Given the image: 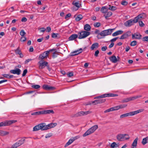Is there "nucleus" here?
Masks as SVG:
<instances>
[{"label":"nucleus","mask_w":148,"mask_h":148,"mask_svg":"<svg viewBox=\"0 0 148 148\" xmlns=\"http://www.w3.org/2000/svg\"><path fill=\"white\" fill-rule=\"evenodd\" d=\"M51 128L49 124L46 125L45 123H42L40 124L36 125L33 128V131H36L40 130H47Z\"/></svg>","instance_id":"1"},{"label":"nucleus","mask_w":148,"mask_h":148,"mask_svg":"<svg viewBox=\"0 0 148 148\" xmlns=\"http://www.w3.org/2000/svg\"><path fill=\"white\" fill-rule=\"evenodd\" d=\"M144 111V109H141L134 111L130 112L121 115L120 116V118H123L128 116H132L140 112H143Z\"/></svg>","instance_id":"2"},{"label":"nucleus","mask_w":148,"mask_h":148,"mask_svg":"<svg viewBox=\"0 0 148 148\" xmlns=\"http://www.w3.org/2000/svg\"><path fill=\"white\" fill-rule=\"evenodd\" d=\"M98 126L97 125H95L88 130L83 135V137H85L93 133L97 128Z\"/></svg>","instance_id":"3"},{"label":"nucleus","mask_w":148,"mask_h":148,"mask_svg":"<svg viewBox=\"0 0 148 148\" xmlns=\"http://www.w3.org/2000/svg\"><path fill=\"white\" fill-rule=\"evenodd\" d=\"M90 32L86 31H82L78 33L79 36L78 38L79 39L85 38L90 35Z\"/></svg>","instance_id":"4"},{"label":"nucleus","mask_w":148,"mask_h":148,"mask_svg":"<svg viewBox=\"0 0 148 148\" xmlns=\"http://www.w3.org/2000/svg\"><path fill=\"white\" fill-rule=\"evenodd\" d=\"M92 112L91 111H88L86 112L83 111H80L73 115H71V117H77L82 116L86 115L88 114L91 113Z\"/></svg>","instance_id":"5"},{"label":"nucleus","mask_w":148,"mask_h":148,"mask_svg":"<svg viewBox=\"0 0 148 148\" xmlns=\"http://www.w3.org/2000/svg\"><path fill=\"white\" fill-rule=\"evenodd\" d=\"M114 29H109L103 30L99 34L101 36H105L110 35Z\"/></svg>","instance_id":"6"},{"label":"nucleus","mask_w":148,"mask_h":148,"mask_svg":"<svg viewBox=\"0 0 148 148\" xmlns=\"http://www.w3.org/2000/svg\"><path fill=\"white\" fill-rule=\"evenodd\" d=\"M25 140V139H21L12 145L10 148H17L23 144Z\"/></svg>","instance_id":"7"},{"label":"nucleus","mask_w":148,"mask_h":148,"mask_svg":"<svg viewBox=\"0 0 148 148\" xmlns=\"http://www.w3.org/2000/svg\"><path fill=\"white\" fill-rule=\"evenodd\" d=\"M136 21L134 18L133 19H131L129 20L124 23V25L126 27H130L134 25V23H137Z\"/></svg>","instance_id":"8"},{"label":"nucleus","mask_w":148,"mask_h":148,"mask_svg":"<svg viewBox=\"0 0 148 148\" xmlns=\"http://www.w3.org/2000/svg\"><path fill=\"white\" fill-rule=\"evenodd\" d=\"M146 17L145 14L142 13L139 14L138 16L134 18L136 22H137L138 21L141 20L146 18Z\"/></svg>","instance_id":"9"},{"label":"nucleus","mask_w":148,"mask_h":148,"mask_svg":"<svg viewBox=\"0 0 148 148\" xmlns=\"http://www.w3.org/2000/svg\"><path fill=\"white\" fill-rule=\"evenodd\" d=\"M38 64H39V68L42 69L44 68L45 66H47L48 63L47 62L43 61H40L38 62Z\"/></svg>","instance_id":"10"},{"label":"nucleus","mask_w":148,"mask_h":148,"mask_svg":"<svg viewBox=\"0 0 148 148\" xmlns=\"http://www.w3.org/2000/svg\"><path fill=\"white\" fill-rule=\"evenodd\" d=\"M49 53V51H46L44 52L42 54L40 55L39 58L41 60H43L44 59L47 58L48 56V54Z\"/></svg>","instance_id":"11"},{"label":"nucleus","mask_w":148,"mask_h":148,"mask_svg":"<svg viewBox=\"0 0 148 148\" xmlns=\"http://www.w3.org/2000/svg\"><path fill=\"white\" fill-rule=\"evenodd\" d=\"M10 72L13 74H16L18 75L20 74L21 71L18 68H15V69L14 70H11L10 71Z\"/></svg>","instance_id":"12"},{"label":"nucleus","mask_w":148,"mask_h":148,"mask_svg":"<svg viewBox=\"0 0 148 148\" xmlns=\"http://www.w3.org/2000/svg\"><path fill=\"white\" fill-rule=\"evenodd\" d=\"M109 59L110 61L112 62L116 63L119 60L120 58L117 56V58L115 56L113 55L110 57Z\"/></svg>","instance_id":"13"},{"label":"nucleus","mask_w":148,"mask_h":148,"mask_svg":"<svg viewBox=\"0 0 148 148\" xmlns=\"http://www.w3.org/2000/svg\"><path fill=\"white\" fill-rule=\"evenodd\" d=\"M142 35L139 33H136L132 35V38L133 39H140L141 38Z\"/></svg>","instance_id":"14"},{"label":"nucleus","mask_w":148,"mask_h":148,"mask_svg":"<svg viewBox=\"0 0 148 148\" xmlns=\"http://www.w3.org/2000/svg\"><path fill=\"white\" fill-rule=\"evenodd\" d=\"M99 47V44L97 42H95L90 47L91 50H93L97 49Z\"/></svg>","instance_id":"15"},{"label":"nucleus","mask_w":148,"mask_h":148,"mask_svg":"<svg viewBox=\"0 0 148 148\" xmlns=\"http://www.w3.org/2000/svg\"><path fill=\"white\" fill-rule=\"evenodd\" d=\"M42 114H53L54 112L53 110H47L42 111Z\"/></svg>","instance_id":"16"},{"label":"nucleus","mask_w":148,"mask_h":148,"mask_svg":"<svg viewBox=\"0 0 148 148\" xmlns=\"http://www.w3.org/2000/svg\"><path fill=\"white\" fill-rule=\"evenodd\" d=\"M138 139V137H136L135 139L132 144L131 148H136Z\"/></svg>","instance_id":"17"},{"label":"nucleus","mask_w":148,"mask_h":148,"mask_svg":"<svg viewBox=\"0 0 148 148\" xmlns=\"http://www.w3.org/2000/svg\"><path fill=\"white\" fill-rule=\"evenodd\" d=\"M43 88L45 90H52L54 89L53 87L47 85H44L42 86Z\"/></svg>","instance_id":"18"},{"label":"nucleus","mask_w":148,"mask_h":148,"mask_svg":"<svg viewBox=\"0 0 148 148\" xmlns=\"http://www.w3.org/2000/svg\"><path fill=\"white\" fill-rule=\"evenodd\" d=\"M112 13L111 12H107L104 14V16H105L106 19H108V17L112 16Z\"/></svg>","instance_id":"19"},{"label":"nucleus","mask_w":148,"mask_h":148,"mask_svg":"<svg viewBox=\"0 0 148 148\" xmlns=\"http://www.w3.org/2000/svg\"><path fill=\"white\" fill-rule=\"evenodd\" d=\"M78 37V35L76 34L72 35L69 38V40L71 41L74 40Z\"/></svg>","instance_id":"20"},{"label":"nucleus","mask_w":148,"mask_h":148,"mask_svg":"<svg viewBox=\"0 0 148 148\" xmlns=\"http://www.w3.org/2000/svg\"><path fill=\"white\" fill-rule=\"evenodd\" d=\"M9 125V121H6L5 122H2L0 123V127L5 126Z\"/></svg>","instance_id":"21"},{"label":"nucleus","mask_w":148,"mask_h":148,"mask_svg":"<svg viewBox=\"0 0 148 148\" xmlns=\"http://www.w3.org/2000/svg\"><path fill=\"white\" fill-rule=\"evenodd\" d=\"M116 138L118 140L121 141L123 139V134H119L116 136Z\"/></svg>","instance_id":"22"},{"label":"nucleus","mask_w":148,"mask_h":148,"mask_svg":"<svg viewBox=\"0 0 148 148\" xmlns=\"http://www.w3.org/2000/svg\"><path fill=\"white\" fill-rule=\"evenodd\" d=\"M123 33V31L121 30H118L113 33L112 34V36H115L119 35Z\"/></svg>","instance_id":"23"},{"label":"nucleus","mask_w":148,"mask_h":148,"mask_svg":"<svg viewBox=\"0 0 148 148\" xmlns=\"http://www.w3.org/2000/svg\"><path fill=\"white\" fill-rule=\"evenodd\" d=\"M108 9L107 7L106 6L102 7L100 10L101 12L103 13L104 14L108 11Z\"/></svg>","instance_id":"24"},{"label":"nucleus","mask_w":148,"mask_h":148,"mask_svg":"<svg viewBox=\"0 0 148 148\" xmlns=\"http://www.w3.org/2000/svg\"><path fill=\"white\" fill-rule=\"evenodd\" d=\"M72 4L78 8L80 7V4L79 3L78 1L77 2L74 1L72 3Z\"/></svg>","instance_id":"25"},{"label":"nucleus","mask_w":148,"mask_h":148,"mask_svg":"<svg viewBox=\"0 0 148 148\" xmlns=\"http://www.w3.org/2000/svg\"><path fill=\"white\" fill-rule=\"evenodd\" d=\"M84 28L85 30L88 32L90 30L91 27L89 25L87 24L84 26Z\"/></svg>","instance_id":"26"},{"label":"nucleus","mask_w":148,"mask_h":148,"mask_svg":"<svg viewBox=\"0 0 148 148\" xmlns=\"http://www.w3.org/2000/svg\"><path fill=\"white\" fill-rule=\"evenodd\" d=\"M74 141L72 138H71L69 140V141L66 143L65 145V147H66L68 145L71 144Z\"/></svg>","instance_id":"27"},{"label":"nucleus","mask_w":148,"mask_h":148,"mask_svg":"<svg viewBox=\"0 0 148 148\" xmlns=\"http://www.w3.org/2000/svg\"><path fill=\"white\" fill-rule=\"evenodd\" d=\"M147 143H148V136L143 138L142 142V143L143 145H145Z\"/></svg>","instance_id":"28"},{"label":"nucleus","mask_w":148,"mask_h":148,"mask_svg":"<svg viewBox=\"0 0 148 148\" xmlns=\"http://www.w3.org/2000/svg\"><path fill=\"white\" fill-rule=\"evenodd\" d=\"M83 17L81 14H79L76 17L75 20L76 21H78L81 20Z\"/></svg>","instance_id":"29"},{"label":"nucleus","mask_w":148,"mask_h":148,"mask_svg":"<svg viewBox=\"0 0 148 148\" xmlns=\"http://www.w3.org/2000/svg\"><path fill=\"white\" fill-rule=\"evenodd\" d=\"M32 115H38L42 114V111L33 112L32 113Z\"/></svg>","instance_id":"30"},{"label":"nucleus","mask_w":148,"mask_h":148,"mask_svg":"<svg viewBox=\"0 0 148 148\" xmlns=\"http://www.w3.org/2000/svg\"><path fill=\"white\" fill-rule=\"evenodd\" d=\"M83 50L82 48H80L78 50L75 51V52L76 55H77L82 52Z\"/></svg>","instance_id":"31"},{"label":"nucleus","mask_w":148,"mask_h":148,"mask_svg":"<svg viewBox=\"0 0 148 148\" xmlns=\"http://www.w3.org/2000/svg\"><path fill=\"white\" fill-rule=\"evenodd\" d=\"M52 37L53 38H59L60 36L58 34L53 33L52 34Z\"/></svg>","instance_id":"32"},{"label":"nucleus","mask_w":148,"mask_h":148,"mask_svg":"<svg viewBox=\"0 0 148 148\" xmlns=\"http://www.w3.org/2000/svg\"><path fill=\"white\" fill-rule=\"evenodd\" d=\"M130 138V137L128 134H123V140H127L129 139Z\"/></svg>","instance_id":"33"},{"label":"nucleus","mask_w":148,"mask_h":148,"mask_svg":"<svg viewBox=\"0 0 148 148\" xmlns=\"http://www.w3.org/2000/svg\"><path fill=\"white\" fill-rule=\"evenodd\" d=\"M110 7L109 8V9L112 11H114L116 10L117 8L116 6H111L110 5H109Z\"/></svg>","instance_id":"34"},{"label":"nucleus","mask_w":148,"mask_h":148,"mask_svg":"<svg viewBox=\"0 0 148 148\" xmlns=\"http://www.w3.org/2000/svg\"><path fill=\"white\" fill-rule=\"evenodd\" d=\"M15 52L16 54H19L21 52V50L20 49L19 47H18L15 50Z\"/></svg>","instance_id":"35"},{"label":"nucleus","mask_w":148,"mask_h":148,"mask_svg":"<svg viewBox=\"0 0 148 148\" xmlns=\"http://www.w3.org/2000/svg\"><path fill=\"white\" fill-rule=\"evenodd\" d=\"M110 146L112 148H114V147H118V145L116 144L115 142H113L111 145Z\"/></svg>","instance_id":"36"},{"label":"nucleus","mask_w":148,"mask_h":148,"mask_svg":"<svg viewBox=\"0 0 148 148\" xmlns=\"http://www.w3.org/2000/svg\"><path fill=\"white\" fill-rule=\"evenodd\" d=\"M20 35L22 36H24L26 34V33L22 29L21 30L20 32Z\"/></svg>","instance_id":"37"},{"label":"nucleus","mask_w":148,"mask_h":148,"mask_svg":"<svg viewBox=\"0 0 148 148\" xmlns=\"http://www.w3.org/2000/svg\"><path fill=\"white\" fill-rule=\"evenodd\" d=\"M101 25V23L99 22H96L94 23V26L95 27H98Z\"/></svg>","instance_id":"38"},{"label":"nucleus","mask_w":148,"mask_h":148,"mask_svg":"<svg viewBox=\"0 0 148 148\" xmlns=\"http://www.w3.org/2000/svg\"><path fill=\"white\" fill-rule=\"evenodd\" d=\"M8 133L6 132L0 131V135L1 136H4L7 135Z\"/></svg>","instance_id":"39"},{"label":"nucleus","mask_w":148,"mask_h":148,"mask_svg":"<svg viewBox=\"0 0 148 148\" xmlns=\"http://www.w3.org/2000/svg\"><path fill=\"white\" fill-rule=\"evenodd\" d=\"M137 44V42L135 40H134L130 44V45L131 46H133L136 45Z\"/></svg>","instance_id":"40"},{"label":"nucleus","mask_w":148,"mask_h":148,"mask_svg":"<svg viewBox=\"0 0 148 148\" xmlns=\"http://www.w3.org/2000/svg\"><path fill=\"white\" fill-rule=\"evenodd\" d=\"M97 100L99 104L103 103L106 101V99H99Z\"/></svg>","instance_id":"41"},{"label":"nucleus","mask_w":148,"mask_h":148,"mask_svg":"<svg viewBox=\"0 0 148 148\" xmlns=\"http://www.w3.org/2000/svg\"><path fill=\"white\" fill-rule=\"evenodd\" d=\"M119 109H122L126 107L127 106V105L125 104H123L119 106Z\"/></svg>","instance_id":"42"},{"label":"nucleus","mask_w":148,"mask_h":148,"mask_svg":"<svg viewBox=\"0 0 148 148\" xmlns=\"http://www.w3.org/2000/svg\"><path fill=\"white\" fill-rule=\"evenodd\" d=\"M49 124L50 125V126L51 128L55 127L57 125V124L56 123H51Z\"/></svg>","instance_id":"43"},{"label":"nucleus","mask_w":148,"mask_h":148,"mask_svg":"<svg viewBox=\"0 0 148 148\" xmlns=\"http://www.w3.org/2000/svg\"><path fill=\"white\" fill-rule=\"evenodd\" d=\"M32 87L35 89H37L39 88L40 87V86L38 85H32Z\"/></svg>","instance_id":"44"},{"label":"nucleus","mask_w":148,"mask_h":148,"mask_svg":"<svg viewBox=\"0 0 148 148\" xmlns=\"http://www.w3.org/2000/svg\"><path fill=\"white\" fill-rule=\"evenodd\" d=\"M121 3L122 5L125 6L127 5L128 3L127 1H125L123 0L121 1Z\"/></svg>","instance_id":"45"},{"label":"nucleus","mask_w":148,"mask_h":148,"mask_svg":"<svg viewBox=\"0 0 148 148\" xmlns=\"http://www.w3.org/2000/svg\"><path fill=\"white\" fill-rule=\"evenodd\" d=\"M109 94H105L101 95V98H105L106 97H109Z\"/></svg>","instance_id":"46"},{"label":"nucleus","mask_w":148,"mask_h":148,"mask_svg":"<svg viewBox=\"0 0 148 148\" xmlns=\"http://www.w3.org/2000/svg\"><path fill=\"white\" fill-rule=\"evenodd\" d=\"M142 40L143 41H146L148 42V36H145L142 38Z\"/></svg>","instance_id":"47"},{"label":"nucleus","mask_w":148,"mask_h":148,"mask_svg":"<svg viewBox=\"0 0 148 148\" xmlns=\"http://www.w3.org/2000/svg\"><path fill=\"white\" fill-rule=\"evenodd\" d=\"M126 36V37L127 38L129 36H130L131 35V32L129 31L127 32L125 34Z\"/></svg>","instance_id":"48"},{"label":"nucleus","mask_w":148,"mask_h":148,"mask_svg":"<svg viewBox=\"0 0 148 148\" xmlns=\"http://www.w3.org/2000/svg\"><path fill=\"white\" fill-rule=\"evenodd\" d=\"M26 38L25 36H22L20 39V41L21 42H24L26 40Z\"/></svg>","instance_id":"49"},{"label":"nucleus","mask_w":148,"mask_h":148,"mask_svg":"<svg viewBox=\"0 0 148 148\" xmlns=\"http://www.w3.org/2000/svg\"><path fill=\"white\" fill-rule=\"evenodd\" d=\"M139 25L141 27H143L145 24L142 21H139L138 22Z\"/></svg>","instance_id":"50"},{"label":"nucleus","mask_w":148,"mask_h":148,"mask_svg":"<svg viewBox=\"0 0 148 148\" xmlns=\"http://www.w3.org/2000/svg\"><path fill=\"white\" fill-rule=\"evenodd\" d=\"M127 37H126L125 34H124L123 35H122L120 38V39H124L125 38H127Z\"/></svg>","instance_id":"51"},{"label":"nucleus","mask_w":148,"mask_h":148,"mask_svg":"<svg viewBox=\"0 0 148 148\" xmlns=\"http://www.w3.org/2000/svg\"><path fill=\"white\" fill-rule=\"evenodd\" d=\"M113 111V109L112 108H110L108 109H107L104 111V113H107L108 112H109L111 111Z\"/></svg>","instance_id":"52"},{"label":"nucleus","mask_w":148,"mask_h":148,"mask_svg":"<svg viewBox=\"0 0 148 148\" xmlns=\"http://www.w3.org/2000/svg\"><path fill=\"white\" fill-rule=\"evenodd\" d=\"M67 75L69 77H71L73 75V72H71L67 74Z\"/></svg>","instance_id":"53"},{"label":"nucleus","mask_w":148,"mask_h":148,"mask_svg":"<svg viewBox=\"0 0 148 148\" xmlns=\"http://www.w3.org/2000/svg\"><path fill=\"white\" fill-rule=\"evenodd\" d=\"M39 29L40 30V32H45V31L46 30V29H45V28L44 27L41 28H40V29Z\"/></svg>","instance_id":"54"},{"label":"nucleus","mask_w":148,"mask_h":148,"mask_svg":"<svg viewBox=\"0 0 148 148\" xmlns=\"http://www.w3.org/2000/svg\"><path fill=\"white\" fill-rule=\"evenodd\" d=\"M27 69L24 70L23 71V73L22 74V76H24L27 73Z\"/></svg>","instance_id":"55"},{"label":"nucleus","mask_w":148,"mask_h":148,"mask_svg":"<svg viewBox=\"0 0 148 148\" xmlns=\"http://www.w3.org/2000/svg\"><path fill=\"white\" fill-rule=\"evenodd\" d=\"M92 103L94 105H97L99 104L97 100L92 101Z\"/></svg>","instance_id":"56"},{"label":"nucleus","mask_w":148,"mask_h":148,"mask_svg":"<svg viewBox=\"0 0 148 148\" xmlns=\"http://www.w3.org/2000/svg\"><path fill=\"white\" fill-rule=\"evenodd\" d=\"M99 53V51L98 50H96L94 56L95 57H97L98 56V55Z\"/></svg>","instance_id":"57"},{"label":"nucleus","mask_w":148,"mask_h":148,"mask_svg":"<svg viewBox=\"0 0 148 148\" xmlns=\"http://www.w3.org/2000/svg\"><path fill=\"white\" fill-rule=\"evenodd\" d=\"M112 108L113 109V111L117 110L119 109V106L112 107Z\"/></svg>","instance_id":"58"},{"label":"nucleus","mask_w":148,"mask_h":148,"mask_svg":"<svg viewBox=\"0 0 148 148\" xmlns=\"http://www.w3.org/2000/svg\"><path fill=\"white\" fill-rule=\"evenodd\" d=\"M107 49V46H104L101 48V50L102 51H106V49Z\"/></svg>","instance_id":"59"},{"label":"nucleus","mask_w":148,"mask_h":148,"mask_svg":"<svg viewBox=\"0 0 148 148\" xmlns=\"http://www.w3.org/2000/svg\"><path fill=\"white\" fill-rule=\"evenodd\" d=\"M72 138L73 140L74 141L75 140L79 138H80V136H75L74 137H72Z\"/></svg>","instance_id":"60"},{"label":"nucleus","mask_w":148,"mask_h":148,"mask_svg":"<svg viewBox=\"0 0 148 148\" xmlns=\"http://www.w3.org/2000/svg\"><path fill=\"white\" fill-rule=\"evenodd\" d=\"M17 122L16 120H10V125L15 123Z\"/></svg>","instance_id":"61"},{"label":"nucleus","mask_w":148,"mask_h":148,"mask_svg":"<svg viewBox=\"0 0 148 148\" xmlns=\"http://www.w3.org/2000/svg\"><path fill=\"white\" fill-rule=\"evenodd\" d=\"M129 99H130V101H132V100H134L136 99L135 96L132 97H129Z\"/></svg>","instance_id":"62"},{"label":"nucleus","mask_w":148,"mask_h":148,"mask_svg":"<svg viewBox=\"0 0 148 148\" xmlns=\"http://www.w3.org/2000/svg\"><path fill=\"white\" fill-rule=\"evenodd\" d=\"M21 21L22 22H25L27 21V19L25 17L22 18Z\"/></svg>","instance_id":"63"},{"label":"nucleus","mask_w":148,"mask_h":148,"mask_svg":"<svg viewBox=\"0 0 148 148\" xmlns=\"http://www.w3.org/2000/svg\"><path fill=\"white\" fill-rule=\"evenodd\" d=\"M109 97H114L116 96L117 95L116 94H113L109 93Z\"/></svg>","instance_id":"64"}]
</instances>
